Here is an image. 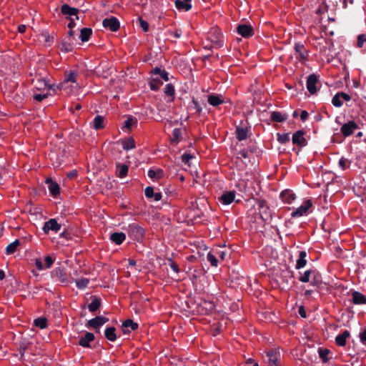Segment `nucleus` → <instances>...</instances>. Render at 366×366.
<instances>
[{"label":"nucleus","instance_id":"f257e3e1","mask_svg":"<svg viewBox=\"0 0 366 366\" xmlns=\"http://www.w3.org/2000/svg\"><path fill=\"white\" fill-rule=\"evenodd\" d=\"M259 214L264 222H268L272 219V213L269 207L264 199H259L257 201Z\"/></svg>","mask_w":366,"mask_h":366},{"label":"nucleus","instance_id":"f03ea898","mask_svg":"<svg viewBox=\"0 0 366 366\" xmlns=\"http://www.w3.org/2000/svg\"><path fill=\"white\" fill-rule=\"evenodd\" d=\"M295 58L302 64L308 61L309 51L305 45L301 43H296L294 46Z\"/></svg>","mask_w":366,"mask_h":366},{"label":"nucleus","instance_id":"7ed1b4c3","mask_svg":"<svg viewBox=\"0 0 366 366\" xmlns=\"http://www.w3.org/2000/svg\"><path fill=\"white\" fill-rule=\"evenodd\" d=\"M306 87L311 94H315L321 87V84L319 81V76L315 74H311L309 75L307 79Z\"/></svg>","mask_w":366,"mask_h":366},{"label":"nucleus","instance_id":"20e7f679","mask_svg":"<svg viewBox=\"0 0 366 366\" xmlns=\"http://www.w3.org/2000/svg\"><path fill=\"white\" fill-rule=\"evenodd\" d=\"M207 39L215 48H219L223 45L222 34L218 28H212L208 33Z\"/></svg>","mask_w":366,"mask_h":366},{"label":"nucleus","instance_id":"39448f33","mask_svg":"<svg viewBox=\"0 0 366 366\" xmlns=\"http://www.w3.org/2000/svg\"><path fill=\"white\" fill-rule=\"evenodd\" d=\"M312 202L310 199L305 200L302 204L295 209L292 213L291 216L294 218L300 217L307 215L310 209L312 207Z\"/></svg>","mask_w":366,"mask_h":366},{"label":"nucleus","instance_id":"423d86ee","mask_svg":"<svg viewBox=\"0 0 366 366\" xmlns=\"http://www.w3.org/2000/svg\"><path fill=\"white\" fill-rule=\"evenodd\" d=\"M268 358L267 364L269 366L280 365V352L276 349L269 350L265 352Z\"/></svg>","mask_w":366,"mask_h":366},{"label":"nucleus","instance_id":"0eeeda50","mask_svg":"<svg viewBox=\"0 0 366 366\" xmlns=\"http://www.w3.org/2000/svg\"><path fill=\"white\" fill-rule=\"evenodd\" d=\"M129 235L134 239L139 240L143 238L144 235V229L137 224H129L128 227Z\"/></svg>","mask_w":366,"mask_h":366},{"label":"nucleus","instance_id":"6e6552de","mask_svg":"<svg viewBox=\"0 0 366 366\" xmlns=\"http://www.w3.org/2000/svg\"><path fill=\"white\" fill-rule=\"evenodd\" d=\"M357 129H358L357 124L354 121H349L341 127L340 132L345 137H347L352 135Z\"/></svg>","mask_w":366,"mask_h":366},{"label":"nucleus","instance_id":"1a4fd4ad","mask_svg":"<svg viewBox=\"0 0 366 366\" xmlns=\"http://www.w3.org/2000/svg\"><path fill=\"white\" fill-rule=\"evenodd\" d=\"M292 142L293 144L297 145L300 147L306 146L307 142L305 138V132L303 130H297L292 135Z\"/></svg>","mask_w":366,"mask_h":366},{"label":"nucleus","instance_id":"9d476101","mask_svg":"<svg viewBox=\"0 0 366 366\" xmlns=\"http://www.w3.org/2000/svg\"><path fill=\"white\" fill-rule=\"evenodd\" d=\"M61 229L59 224L55 219H50L49 221L44 222L43 226V231L45 234H48L50 231L58 232Z\"/></svg>","mask_w":366,"mask_h":366},{"label":"nucleus","instance_id":"9b49d317","mask_svg":"<svg viewBox=\"0 0 366 366\" xmlns=\"http://www.w3.org/2000/svg\"><path fill=\"white\" fill-rule=\"evenodd\" d=\"M351 97L345 92L337 93L332 99V104L336 107H340L343 105V102H348Z\"/></svg>","mask_w":366,"mask_h":366},{"label":"nucleus","instance_id":"f8f14e48","mask_svg":"<svg viewBox=\"0 0 366 366\" xmlns=\"http://www.w3.org/2000/svg\"><path fill=\"white\" fill-rule=\"evenodd\" d=\"M237 32L244 38H249L254 35L252 26L245 24L238 25Z\"/></svg>","mask_w":366,"mask_h":366},{"label":"nucleus","instance_id":"ddd939ff","mask_svg":"<svg viewBox=\"0 0 366 366\" xmlns=\"http://www.w3.org/2000/svg\"><path fill=\"white\" fill-rule=\"evenodd\" d=\"M109 321V318L104 316H97L87 322V327L99 330L103 325Z\"/></svg>","mask_w":366,"mask_h":366},{"label":"nucleus","instance_id":"4468645a","mask_svg":"<svg viewBox=\"0 0 366 366\" xmlns=\"http://www.w3.org/2000/svg\"><path fill=\"white\" fill-rule=\"evenodd\" d=\"M102 25L104 27L108 28L112 31H117L120 27L118 19L114 16L104 19L102 21Z\"/></svg>","mask_w":366,"mask_h":366},{"label":"nucleus","instance_id":"2eb2a0df","mask_svg":"<svg viewBox=\"0 0 366 366\" xmlns=\"http://www.w3.org/2000/svg\"><path fill=\"white\" fill-rule=\"evenodd\" d=\"M77 81V74L75 71H69L65 74V77L64 81L61 84V88L65 89L66 86V84L69 82L76 84L75 88L77 89L79 87Z\"/></svg>","mask_w":366,"mask_h":366},{"label":"nucleus","instance_id":"dca6fc26","mask_svg":"<svg viewBox=\"0 0 366 366\" xmlns=\"http://www.w3.org/2000/svg\"><path fill=\"white\" fill-rule=\"evenodd\" d=\"M34 88L37 90H50L52 89V85L49 84L44 79L37 78L33 80Z\"/></svg>","mask_w":366,"mask_h":366},{"label":"nucleus","instance_id":"f3484780","mask_svg":"<svg viewBox=\"0 0 366 366\" xmlns=\"http://www.w3.org/2000/svg\"><path fill=\"white\" fill-rule=\"evenodd\" d=\"M94 335L86 332L79 340V345L83 347H91L90 342L94 340Z\"/></svg>","mask_w":366,"mask_h":366},{"label":"nucleus","instance_id":"a211bd4d","mask_svg":"<svg viewBox=\"0 0 366 366\" xmlns=\"http://www.w3.org/2000/svg\"><path fill=\"white\" fill-rule=\"evenodd\" d=\"M295 193L290 189H285L280 194V198L286 204H291L295 199Z\"/></svg>","mask_w":366,"mask_h":366},{"label":"nucleus","instance_id":"6ab92c4d","mask_svg":"<svg viewBox=\"0 0 366 366\" xmlns=\"http://www.w3.org/2000/svg\"><path fill=\"white\" fill-rule=\"evenodd\" d=\"M288 115L281 112L273 111L270 114V119L277 123L284 122L287 119Z\"/></svg>","mask_w":366,"mask_h":366},{"label":"nucleus","instance_id":"aec40b11","mask_svg":"<svg viewBox=\"0 0 366 366\" xmlns=\"http://www.w3.org/2000/svg\"><path fill=\"white\" fill-rule=\"evenodd\" d=\"M61 11L64 15L75 16L76 19H79L77 16L79 9L74 7H71L69 5L64 4L61 6Z\"/></svg>","mask_w":366,"mask_h":366},{"label":"nucleus","instance_id":"412c9836","mask_svg":"<svg viewBox=\"0 0 366 366\" xmlns=\"http://www.w3.org/2000/svg\"><path fill=\"white\" fill-rule=\"evenodd\" d=\"M138 329V324L133 320L129 319L125 320L122 324V330L124 333H129Z\"/></svg>","mask_w":366,"mask_h":366},{"label":"nucleus","instance_id":"4be33fe9","mask_svg":"<svg viewBox=\"0 0 366 366\" xmlns=\"http://www.w3.org/2000/svg\"><path fill=\"white\" fill-rule=\"evenodd\" d=\"M350 333L348 330L343 331L335 337V343L337 346L344 347L346 345L347 339L350 337Z\"/></svg>","mask_w":366,"mask_h":366},{"label":"nucleus","instance_id":"5701e85b","mask_svg":"<svg viewBox=\"0 0 366 366\" xmlns=\"http://www.w3.org/2000/svg\"><path fill=\"white\" fill-rule=\"evenodd\" d=\"M235 198V192L230 191L224 193L219 198L220 202L225 205L231 204Z\"/></svg>","mask_w":366,"mask_h":366},{"label":"nucleus","instance_id":"b1692460","mask_svg":"<svg viewBox=\"0 0 366 366\" xmlns=\"http://www.w3.org/2000/svg\"><path fill=\"white\" fill-rule=\"evenodd\" d=\"M192 0H176L175 6L179 11H189L192 8Z\"/></svg>","mask_w":366,"mask_h":366},{"label":"nucleus","instance_id":"393cba45","mask_svg":"<svg viewBox=\"0 0 366 366\" xmlns=\"http://www.w3.org/2000/svg\"><path fill=\"white\" fill-rule=\"evenodd\" d=\"M249 129L247 127H238L236 129V137L239 141L245 140L248 137Z\"/></svg>","mask_w":366,"mask_h":366},{"label":"nucleus","instance_id":"a878e982","mask_svg":"<svg viewBox=\"0 0 366 366\" xmlns=\"http://www.w3.org/2000/svg\"><path fill=\"white\" fill-rule=\"evenodd\" d=\"M110 239L112 242L119 245L126 239V235L124 232H114L110 235Z\"/></svg>","mask_w":366,"mask_h":366},{"label":"nucleus","instance_id":"bb28decb","mask_svg":"<svg viewBox=\"0 0 366 366\" xmlns=\"http://www.w3.org/2000/svg\"><path fill=\"white\" fill-rule=\"evenodd\" d=\"M322 279L321 274L317 269L312 270L310 282L312 285L319 286L322 284Z\"/></svg>","mask_w":366,"mask_h":366},{"label":"nucleus","instance_id":"cd10ccee","mask_svg":"<svg viewBox=\"0 0 366 366\" xmlns=\"http://www.w3.org/2000/svg\"><path fill=\"white\" fill-rule=\"evenodd\" d=\"M307 253L305 251H300L299 252L298 259L296 262L295 268L299 269L304 267L307 264Z\"/></svg>","mask_w":366,"mask_h":366},{"label":"nucleus","instance_id":"c85d7f7f","mask_svg":"<svg viewBox=\"0 0 366 366\" xmlns=\"http://www.w3.org/2000/svg\"><path fill=\"white\" fill-rule=\"evenodd\" d=\"M352 302L355 305H363L366 303L365 296L359 292H352Z\"/></svg>","mask_w":366,"mask_h":366},{"label":"nucleus","instance_id":"c756f323","mask_svg":"<svg viewBox=\"0 0 366 366\" xmlns=\"http://www.w3.org/2000/svg\"><path fill=\"white\" fill-rule=\"evenodd\" d=\"M92 127L96 130L103 129L104 127V119L102 116L97 115L92 122Z\"/></svg>","mask_w":366,"mask_h":366},{"label":"nucleus","instance_id":"7c9ffc66","mask_svg":"<svg viewBox=\"0 0 366 366\" xmlns=\"http://www.w3.org/2000/svg\"><path fill=\"white\" fill-rule=\"evenodd\" d=\"M147 175L152 179L158 180L163 177L164 172L161 169H157L156 170L149 169L147 172Z\"/></svg>","mask_w":366,"mask_h":366},{"label":"nucleus","instance_id":"2f4dec72","mask_svg":"<svg viewBox=\"0 0 366 366\" xmlns=\"http://www.w3.org/2000/svg\"><path fill=\"white\" fill-rule=\"evenodd\" d=\"M122 144L123 149L127 151L134 149L136 147L135 141L132 137L124 139L122 140Z\"/></svg>","mask_w":366,"mask_h":366},{"label":"nucleus","instance_id":"473e14b6","mask_svg":"<svg viewBox=\"0 0 366 366\" xmlns=\"http://www.w3.org/2000/svg\"><path fill=\"white\" fill-rule=\"evenodd\" d=\"M92 34V29L90 28H83L80 31L79 38L81 41L85 42L89 41Z\"/></svg>","mask_w":366,"mask_h":366},{"label":"nucleus","instance_id":"72a5a7b5","mask_svg":"<svg viewBox=\"0 0 366 366\" xmlns=\"http://www.w3.org/2000/svg\"><path fill=\"white\" fill-rule=\"evenodd\" d=\"M207 102L213 107H217L224 103V100L218 95H209L207 98Z\"/></svg>","mask_w":366,"mask_h":366},{"label":"nucleus","instance_id":"f704fd0d","mask_svg":"<svg viewBox=\"0 0 366 366\" xmlns=\"http://www.w3.org/2000/svg\"><path fill=\"white\" fill-rule=\"evenodd\" d=\"M115 331L116 329L114 327H107L104 332L105 337L111 342H114L117 340Z\"/></svg>","mask_w":366,"mask_h":366},{"label":"nucleus","instance_id":"c9c22d12","mask_svg":"<svg viewBox=\"0 0 366 366\" xmlns=\"http://www.w3.org/2000/svg\"><path fill=\"white\" fill-rule=\"evenodd\" d=\"M19 244L20 242L19 239H16L13 242L10 243L6 248V254L8 255L14 254L16 251Z\"/></svg>","mask_w":366,"mask_h":366},{"label":"nucleus","instance_id":"e433bc0d","mask_svg":"<svg viewBox=\"0 0 366 366\" xmlns=\"http://www.w3.org/2000/svg\"><path fill=\"white\" fill-rule=\"evenodd\" d=\"M149 84L151 90L157 91L163 84V82L159 78H152L150 79Z\"/></svg>","mask_w":366,"mask_h":366},{"label":"nucleus","instance_id":"4c0bfd02","mask_svg":"<svg viewBox=\"0 0 366 366\" xmlns=\"http://www.w3.org/2000/svg\"><path fill=\"white\" fill-rule=\"evenodd\" d=\"M101 305V301L99 298L94 297L92 302L88 305V309L90 312H96Z\"/></svg>","mask_w":366,"mask_h":366},{"label":"nucleus","instance_id":"58836bf2","mask_svg":"<svg viewBox=\"0 0 366 366\" xmlns=\"http://www.w3.org/2000/svg\"><path fill=\"white\" fill-rule=\"evenodd\" d=\"M207 261L210 263V264L212 266L217 267V265H218L217 256L214 253V251L209 252L207 254Z\"/></svg>","mask_w":366,"mask_h":366},{"label":"nucleus","instance_id":"ea45409f","mask_svg":"<svg viewBox=\"0 0 366 366\" xmlns=\"http://www.w3.org/2000/svg\"><path fill=\"white\" fill-rule=\"evenodd\" d=\"M49 191L51 194L54 197H56L59 194V186L57 183L51 182L49 185Z\"/></svg>","mask_w":366,"mask_h":366},{"label":"nucleus","instance_id":"a19ab883","mask_svg":"<svg viewBox=\"0 0 366 366\" xmlns=\"http://www.w3.org/2000/svg\"><path fill=\"white\" fill-rule=\"evenodd\" d=\"M34 324L40 329H45L47 327V320L45 317H39L34 320Z\"/></svg>","mask_w":366,"mask_h":366},{"label":"nucleus","instance_id":"79ce46f5","mask_svg":"<svg viewBox=\"0 0 366 366\" xmlns=\"http://www.w3.org/2000/svg\"><path fill=\"white\" fill-rule=\"evenodd\" d=\"M164 94L169 97H172L171 101L174 100V94H175V89L174 86L172 84H167L165 86L164 88Z\"/></svg>","mask_w":366,"mask_h":366},{"label":"nucleus","instance_id":"37998d69","mask_svg":"<svg viewBox=\"0 0 366 366\" xmlns=\"http://www.w3.org/2000/svg\"><path fill=\"white\" fill-rule=\"evenodd\" d=\"M277 139L280 144H286L290 140V133H277Z\"/></svg>","mask_w":366,"mask_h":366},{"label":"nucleus","instance_id":"c03bdc74","mask_svg":"<svg viewBox=\"0 0 366 366\" xmlns=\"http://www.w3.org/2000/svg\"><path fill=\"white\" fill-rule=\"evenodd\" d=\"M182 137V130L179 128H175L172 131V142H179Z\"/></svg>","mask_w":366,"mask_h":366},{"label":"nucleus","instance_id":"a18cd8bd","mask_svg":"<svg viewBox=\"0 0 366 366\" xmlns=\"http://www.w3.org/2000/svg\"><path fill=\"white\" fill-rule=\"evenodd\" d=\"M117 167L119 169V174L118 177L120 178H124L127 176L129 170V167L126 164H118Z\"/></svg>","mask_w":366,"mask_h":366},{"label":"nucleus","instance_id":"49530a36","mask_svg":"<svg viewBox=\"0 0 366 366\" xmlns=\"http://www.w3.org/2000/svg\"><path fill=\"white\" fill-rule=\"evenodd\" d=\"M75 282H76V287L79 289L83 290L87 287L89 281L88 279L83 277V278H80L79 280H76Z\"/></svg>","mask_w":366,"mask_h":366},{"label":"nucleus","instance_id":"de8ad7c7","mask_svg":"<svg viewBox=\"0 0 366 366\" xmlns=\"http://www.w3.org/2000/svg\"><path fill=\"white\" fill-rule=\"evenodd\" d=\"M312 270V269L306 270L302 275L299 277V280L304 283L310 282L311 280Z\"/></svg>","mask_w":366,"mask_h":366},{"label":"nucleus","instance_id":"09e8293b","mask_svg":"<svg viewBox=\"0 0 366 366\" xmlns=\"http://www.w3.org/2000/svg\"><path fill=\"white\" fill-rule=\"evenodd\" d=\"M330 350L328 349H320L319 350V355L323 362H327L328 361V355L330 354Z\"/></svg>","mask_w":366,"mask_h":366},{"label":"nucleus","instance_id":"8fccbe9b","mask_svg":"<svg viewBox=\"0 0 366 366\" xmlns=\"http://www.w3.org/2000/svg\"><path fill=\"white\" fill-rule=\"evenodd\" d=\"M366 44V34H362L357 36V46L363 47Z\"/></svg>","mask_w":366,"mask_h":366},{"label":"nucleus","instance_id":"3c124183","mask_svg":"<svg viewBox=\"0 0 366 366\" xmlns=\"http://www.w3.org/2000/svg\"><path fill=\"white\" fill-rule=\"evenodd\" d=\"M338 164H339V167L342 169V170H345L347 168L349 167L350 166V162L349 161L344 158V157H342L340 160H339V162H338Z\"/></svg>","mask_w":366,"mask_h":366},{"label":"nucleus","instance_id":"603ef678","mask_svg":"<svg viewBox=\"0 0 366 366\" xmlns=\"http://www.w3.org/2000/svg\"><path fill=\"white\" fill-rule=\"evenodd\" d=\"M167 261L169 262V267L174 272L179 273L180 272L178 264L172 259L169 258Z\"/></svg>","mask_w":366,"mask_h":366},{"label":"nucleus","instance_id":"864d4df0","mask_svg":"<svg viewBox=\"0 0 366 366\" xmlns=\"http://www.w3.org/2000/svg\"><path fill=\"white\" fill-rule=\"evenodd\" d=\"M54 263V259L50 256H46L44 258V268L49 269Z\"/></svg>","mask_w":366,"mask_h":366},{"label":"nucleus","instance_id":"5fc2aeb1","mask_svg":"<svg viewBox=\"0 0 366 366\" xmlns=\"http://www.w3.org/2000/svg\"><path fill=\"white\" fill-rule=\"evenodd\" d=\"M49 96L48 93L43 94H35L34 95V99L37 102H41L42 100L46 99Z\"/></svg>","mask_w":366,"mask_h":366},{"label":"nucleus","instance_id":"6e6d98bb","mask_svg":"<svg viewBox=\"0 0 366 366\" xmlns=\"http://www.w3.org/2000/svg\"><path fill=\"white\" fill-rule=\"evenodd\" d=\"M214 253L217 256L218 258L224 260L227 256V252L222 249H216L214 250Z\"/></svg>","mask_w":366,"mask_h":366},{"label":"nucleus","instance_id":"4d7b16f0","mask_svg":"<svg viewBox=\"0 0 366 366\" xmlns=\"http://www.w3.org/2000/svg\"><path fill=\"white\" fill-rule=\"evenodd\" d=\"M145 196L148 198H152L154 196V189L152 187H147L144 190Z\"/></svg>","mask_w":366,"mask_h":366},{"label":"nucleus","instance_id":"13d9d810","mask_svg":"<svg viewBox=\"0 0 366 366\" xmlns=\"http://www.w3.org/2000/svg\"><path fill=\"white\" fill-rule=\"evenodd\" d=\"M192 155L190 154L189 153H184L182 156V162L187 164L189 162L190 159H192Z\"/></svg>","mask_w":366,"mask_h":366},{"label":"nucleus","instance_id":"bf43d9fd","mask_svg":"<svg viewBox=\"0 0 366 366\" xmlns=\"http://www.w3.org/2000/svg\"><path fill=\"white\" fill-rule=\"evenodd\" d=\"M140 26L144 31H147L149 29V24L146 21L140 19Z\"/></svg>","mask_w":366,"mask_h":366},{"label":"nucleus","instance_id":"052dcab7","mask_svg":"<svg viewBox=\"0 0 366 366\" xmlns=\"http://www.w3.org/2000/svg\"><path fill=\"white\" fill-rule=\"evenodd\" d=\"M238 154L240 155L241 157H242L244 159H247L249 156V152L248 150L244 149H242L241 151H239Z\"/></svg>","mask_w":366,"mask_h":366},{"label":"nucleus","instance_id":"680f3d73","mask_svg":"<svg viewBox=\"0 0 366 366\" xmlns=\"http://www.w3.org/2000/svg\"><path fill=\"white\" fill-rule=\"evenodd\" d=\"M360 342L366 345V329L360 334Z\"/></svg>","mask_w":366,"mask_h":366},{"label":"nucleus","instance_id":"e2e57ef3","mask_svg":"<svg viewBox=\"0 0 366 366\" xmlns=\"http://www.w3.org/2000/svg\"><path fill=\"white\" fill-rule=\"evenodd\" d=\"M326 11H327L326 6L324 5H321L316 10V14L318 15H321V14H324Z\"/></svg>","mask_w":366,"mask_h":366},{"label":"nucleus","instance_id":"0e129e2a","mask_svg":"<svg viewBox=\"0 0 366 366\" xmlns=\"http://www.w3.org/2000/svg\"><path fill=\"white\" fill-rule=\"evenodd\" d=\"M35 265L36 267V268L39 270H42V269H44V266L43 265L41 261L39 259H36V261H35Z\"/></svg>","mask_w":366,"mask_h":366},{"label":"nucleus","instance_id":"69168bd1","mask_svg":"<svg viewBox=\"0 0 366 366\" xmlns=\"http://www.w3.org/2000/svg\"><path fill=\"white\" fill-rule=\"evenodd\" d=\"M159 75L165 81H169L168 73L164 69L162 71Z\"/></svg>","mask_w":366,"mask_h":366},{"label":"nucleus","instance_id":"338daca9","mask_svg":"<svg viewBox=\"0 0 366 366\" xmlns=\"http://www.w3.org/2000/svg\"><path fill=\"white\" fill-rule=\"evenodd\" d=\"M159 75L165 81H169L168 73L164 69L162 71Z\"/></svg>","mask_w":366,"mask_h":366},{"label":"nucleus","instance_id":"774afa93","mask_svg":"<svg viewBox=\"0 0 366 366\" xmlns=\"http://www.w3.org/2000/svg\"><path fill=\"white\" fill-rule=\"evenodd\" d=\"M308 116H309L308 112L306 110L302 111L301 114H300L301 120L302 122L306 121L307 119L308 118Z\"/></svg>","mask_w":366,"mask_h":366}]
</instances>
